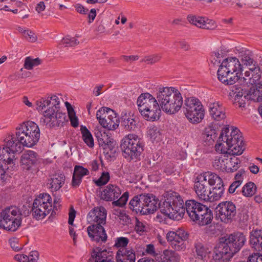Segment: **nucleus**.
Segmentation results:
<instances>
[{
	"instance_id": "obj_8",
	"label": "nucleus",
	"mask_w": 262,
	"mask_h": 262,
	"mask_svg": "<svg viewBox=\"0 0 262 262\" xmlns=\"http://www.w3.org/2000/svg\"><path fill=\"white\" fill-rule=\"evenodd\" d=\"M185 211L193 222L203 226L210 224L213 219L212 211L206 206L194 200H188L185 203Z\"/></svg>"
},
{
	"instance_id": "obj_41",
	"label": "nucleus",
	"mask_w": 262,
	"mask_h": 262,
	"mask_svg": "<svg viewBox=\"0 0 262 262\" xmlns=\"http://www.w3.org/2000/svg\"><path fill=\"white\" fill-rule=\"evenodd\" d=\"M256 189L255 184L253 182H249L243 186V194L246 197H251L255 193Z\"/></svg>"
},
{
	"instance_id": "obj_54",
	"label": "nucleus",
	"mask_w": 262,
	"mask_h": 262,
	"mask_svg": "<svg viewBox=\"0 0 262 262\" xmlns=\"http://www.w3.org/2000/svg\"><path fill=\"white\" fill-rule=\"evenodd\" d=\"M24 36L28 41L30 42H34L37 40V36L35 34L29 29L26 30V33Z\"/></svg>"
},
{
	"instance_id": "obj_59",
	"label": "nucleus",
	"mask_w": 262,
	"mask_h": 262,
	"mask_svg": "<svg viewBox=\"0 0 262 262\" xmlns=\"http://www.w3.org/2000/svg\"><path fill=\"white\" fill-rule=\"evenodd\" d=\"M121 58L126 62H132L134 61L137 60L139 59V56L138 55H122L121 56Z\"/></svg>"
},
{
	"instance_id": "obj_62",
	"label": "nucleus",
	"mask_w": 262,
	"mask_h": 262,
	"mask_svg": "<svg viewBox=\"0 0 262 262\" xmlns=\"http://www.w3.org/2000/svg\"><path fill=\"white\" fill-rule=\"evenodd\" d=\"M14 259L18 262H28V256L25 254H18L14 256Z\"/></svg>"
},
{
	"instance_id": "obj_37",
	"label": "nucleus",
	"mask_w": 262,
	"mask_h": 262,
	"mask_svg": "<svg viewBox=\"0 0 262 262\" xmlns=\"http://www.w3.org/2000/svg\"><path fill=\"white\" fill-rule=\"evenodd\" d=\"M222 154V155L216 156L213 162V166L216 169L224 171L228 156L231 155L228 154Z\"/></svg>"
},
{
	"instance_id": "obj_17",
	"label": "nucleus",
	"mask_w": 262,
	"mask_h": 262,
	"mask_svg": "<svg viewBox=\"0 0 262 262\" xmlns=\"http://www.w3.org/2000/svg\"><path fill=\"white\" fill-rule=\"evenodd\" d=\"M142 254L154 257L158 262H172L179 259V255L174 251L166 249L160 252L155 247H145Z\"/></svg>"
},
{
	"instance_id": "obj_5",
	"label": "nucleus",
	"mask_w": 262,
	"mask_h": 262,
	"mask_svg": "<svg viewBox=\"0 0 262 262\" xmlns=\"http://www.w3.org/2000/svg\"><path fill=\"white\" fill-rule=\"evenodd\" d=\"M157 99L161 109L170 114L177 113L181 109L183 102L181 94L174 87L159 88Z\"/></svg>"
},
{
	"instance_id": "obj_20",
	"label": "nucleus",
	"mask_w": 262,
	"mask_h": 262,
	"mask_svg": "<svg viewBox=\"0 0 262 262\" xmlns=\"http://www.w3.org/2000/svg\"><path fill=\"white\" fill-rule=\"evenodd\" d=\"M39 159L37 154L31 150L25 151L20 158V164L22 168L26 170H31L32 172L38 171L37 165Z\"/></svg>"
},
{
	"instance_id": "obj_49",
	"label": "nucleus",
	"mask_w": 262,
	"mask_h": 262,
	"mask_svg": "<svg viewBox=\"0 0 262 262\" xmlns=\"http://www.w3.org/2000/svg\"><path fill=\"white\" fill-rule=\"evenodd\" d=\"M79 43V41L75 37L67 36L61 40V44L65 47L75 46Z\"/></svg>"
},
{
	"instance_id": "obj_52",
	"label": "nucleus",
	"mask_w": 262,
	"mask_h": 262,
	"mask_svg": "<svg viewBox=\"0 0 262 262\" xmlns=\"http://www.w3.org/2000/svg\"><path fill=\"white\" fill-rule=\"evenodd\" d=\"M146 223L139 221V219H136L135 230L137 233L141 235L146 230Z\"/></svg>"
},
{
	"instance_id": "obj_56",
	"label": "nucleus",
	"mask_w": 262,
	"mask_h": 262,
	"mask_svg": "<svg viewBox=\"0 0 262 262\" xmlns=\"http://www.w3.org/2000/svg\"><path fill=\"white\" fill-rule=\"evenodd\" d=\"M128 242L129 240L127 237H119L116 238L114 246H127Z\"/></svg>"
},
{
	"instance_id": "obj_39",
	"label": "nucleus",
	"mask_w": 262,
	"mask_h": 262,
	"mask_svg": "<svg viewBox=\"0 0 262 262\" xmlns=\"http://www.w3.org/2000/svg\"><path fill=\"white\" fill-rule=\"evenodd\" d=\"M82 138L84 143L90 148L94 146L93 137L91 132L84 126H81Z\"/></svg>"
},
{
	"instance_id": "obj_45",
	"label": "nucleus",
	"mask_w": 262,
	"mask_h": 262,
	"mask_svg": "<svg viewBox=\"0 0 262 262\" xmlns=\"http://www.w3.org/2000/svg\"><path fill=\"white\" fill-rule=\"evenodd\" d=\"M216 137L215 129L211 127L208 126L205 128L203 134V138L206 141L211 143L213 142L214 138Z\"/></svg>"
},
{
	"instance_id": "obj_22",
	"label": "nucleus",
	"mask_w": 262,
	"mask_h": 262,
	"mask_svg": "<svg viewBox=\"0 0 262 262\" xmlns=\"http://www.w3.org/2000/svg\"><path fill=\"white\" fill-rule=\"evenodd\" d=\"M246 242V236L239 232L227 235L219 239V243L224 244L225 246H244Z\"/></svg>"
},
{
	"instance_id": "obj_48",
	"label": "nucleus",
	"mask_w": 262,
	"mask_h": 262,
	"mask_svg": "<svg viewBox=\"0 0 262 262\" xmlns=\"http://www.w3.org/2000/svg\"><path fill=\"white\" fill-rule=\"evenodd\" d=\"M223 58V53L219 50H216L211 53L210 57L211 62L214 65H218Z\"/></svg>"
},
{
	"instance_id": "obj_2",
	"label": "nucleus",
	"mask_w": 262,
	"mask_h": 262,
	"mask_svg": "<svg viewBox=\"0 0 262 262\" xmlns=\"http://www.w3.org/2000/svg\"><path fill=\"white\" fill-rule=\"evenodd\" d=\"M60 100L56 95L37 102L36 109L42 113L41 122L49 127L62 126L68 121L66 114L59 110Z\"/></svg>"
},
{
	"instance_id": "obj_61",
	"label": "nucleus",
	"mask_w": 262,
	"mask_h": 262,
	"mask_svg": "<svg viewBox=\"0 0 262 262\" xmlns=\"http://www.w3.org/2000/svg\"><path fill=\"white\" fill-rule=\"evenodd\" d=\"M8 177L9 173H7L5 168L3 167V166H0V180L3 182L5 181Z\"/></svg>"
},
{
	"instance_id": "obj_19",
	"label": "nucleus",
	"mask_w": 262,
	"mask_h": 262,
	"mask_svg": "<svg viewBox=\"0 0 262 262\" xmlns=\"http://www.w3.org/2000/svg\"><path fill=\"white\" fill-rule=\"evenodd\" d=\"M216 217L225 223H231L236 214L235 205L231 201L220 203L215 208Z\"/></svg>"
},
{
	"instance_id": "obj_40",
	"label": "nucleus",
	"mask_w": 262,
	"mask_h": 262,
	"mask_svg": "<svg viewBox=\"0 0 262 262\" xmlns=\"http://www.w3.org/2000/svg\"><path fill=\"white\" fill-rule=\"evenodd\" d=\"M239 54L242 62L244 64L249 66H252L254 61L251 57V52L249 50L242 48Z\"/></svg>"
},
{
	"instance_id": "obj_4",
	"label": "nucleus",
	"mask_w": 262,
	"mask_h": 262,
	"mask_svg": "<svg viewBox=\"0 0 262 262\" xmlns=\"http://www.w3.org/2000/svg\"><path fill=\"white\" fill-rule=\"evenodd\" d=\"M106 215V210L102 206L94 208L87 215V221L92 224L87 228L88 235L93 241L97 243H103L107 240V236L103 227Z\"/></svg>"
},
{
	"instance_id": "obj_47",
	"label": "nucleus",
	"mask_w": 262,
	"mask_h": 262,
	"mask_svg": "<svg viewBox=\"0 0 262 262\" xmlns=\"http://www.w3.org/2000/svg\"><path fill=\"white\" fill-rule=\"evenodd\" d=\"M147 136L151 140H155L160 136V133L158 128L155 126H151L147 128Z\"/></svg>"
},
{
	"instance_id": "obj_50",
	"label": "nucleus",
	"mask_w": 262,
	"mask_h": 262,
	"mask_svg": "<svg viewBox=\"0 0 262 262\" xmlns=\"http://www.w3.org/2000/svg\"><path fill=\"white\" fill-rule=\"evenodd\" d=\"M108 110H112V109L107 107H102L97 112L96 118L100 124L106 117Z\"/></svg>"
},
{
	"instance_id": "obj_38",
	"label": "nucleus",
	"mask_w": 262,
	"mask_h": 262,
	"mask_svg": "<svg viewBox=\"0 0 262 262\" xmlns=\"http://www.w3.org/2000/svg\"><path fill=\"white\" fill-rule=\"evenodd\" d=\"M249 243L252 246H262V231L252 230L250 232Z\"/></svg>"
},
{
	"instance_id": "obj_35",
	"label": "nucleus",
	"mask_w": 262,
	"mask_h": 262,
	"mask_svg": "<svg viewBox=\"0 0 262 262\" xmlns=\"http://www.w3.org/2000/svg\"><path fill=\"white\" fill-rule=\"evenodd\" d=\"M65 178L61 174H55L53 178L49 179L47 186L52 191L59 190L64 184Z\"/></svg>"
},
{
	"instance_id": "obj_46",
	"label": "nucleus",
	"mask_w": 262,
	"mask_h": 262,
	"mask_svg": "<svg viewBox=\"0 0 262 262\" xmlns=\"http://www.w3.org/2000/svg\"><path fill=\"white\" fill-rule=\"evenodd\" d=\"M110 179V173L107 171L102 172L99 179L94 180L95 184L98 186H101L107 183Z\"/></svg>"
},
{
	"instance_id": "obj_55",
	"label": "nucleus",
	"mask_w": 262,
	"mask_h": 262,
	"mask_svg": "<svg viewBox=\"0 0 262 262\" xmlns=\"http://www.w3.org/2000/svg\"><path fill=\"white\" fill-rule=\"evenodd\" d=\"M28 257V262H37L39 258V253L37 251H32Z\"/></svg>"
},
{
	"instance_id": "obj_43",
	"label": "nucleus",
	"mask_w": 262,
	"mask_h": 262,
	"mask_svg": "<svg viewBox=\"0 0 262 262\" xmlns=\"http://www.w3.org/2000/svg\"><path fill=\"white\" fill-rule=\"evenodd\" d=\"M65 105L67 108L69 118L70 120L72 126L74 127H77L78 125V120L75 115L74 109L68 102H65Z\"/></svg>"
},
{
	"instance_id": "obj_25",
	"label": "nucleus",
	"mask_w": 262,
	"mask_h": 262,
	"mask_svg": "<svg viewBox=\"0 0 262 262\" xmlns=\"http://www.w3.org/2000/svg\"><path fill=\"white\" fill-rule=\"evenodd\" d=\"M187 19L191 24L202 29L211 30L216 27L214 21L201 16L189 15Z\"/></svg>"
},
{
	"instance_id": "obj_3",
	"label": "nucleus",
	"mask_w": 262,
	"mask_h": 262,
	"mask_svg": "<svg viewBox=\"0 0 262 262\" xmlns=\"http://www.w3.org/2000/svg\"><path fill=\"white\" fill-rule=\"evenodd\" d=\"M215 149L220 154H242L244 150V143L239 130L229 126L223 128Z\"/></svg>"
},
{
	"instance_id": "obj_16",
	"label": "nucleus",
	"mask_w": 262,
	"mask_h": 262,
	"mask_svg": "<svg viewBox=\"0 0 262 262\" xmlns=\"http://www.w3.org/2000/svg\"><path fill=\"white\" fill-rule=\"evenodd\" d=\"M121 194V189L117 185L108 184L105 186L101 193V198L106 201H113L114 206L122 207L124 206L128 199L129 193L127 191Z\"/></svg>"
},
{
	"instance_id": "obj_6",
	"label": "nucleus",
	"mask_w": 262,
	"mask_h": 262,
	"mask_svg": "<svg viewBox=\"0 0 262 262\" xmlns=\"http://www.w3.org/2000/svg\"><path fill=\"white\" fill-rule=\"evenodd\" d=\"M242 66L239 60L233 57L223 60L217 70L218 79L226 85H232L239 79Z\"/></svg>"
},
{
	"instance_id": "obj_33",
	"label": "nucleus",
	"mask_w": 262,
	"mask_h": 262,
	"mask_svg": "<svg viewBox=\"0 0 262 262\" xmlns=\"http://www.w3.org/2000/svg\"><path fill=\"white\" fill-rule=\"evenodd\" d=\"M259 72V68L258 67H255L254 64L253 67L249 68L248 71H245L244 77L245 81L252 86L257 84V83L262 82L259 81L260 75Z\"/></svg>"
},
{
	"instance_id": "obj_57",
	"label": "nucleus",
	"mask_w": 262,
	"mask_h": 262,
	"mask_svg": "<svg viewBox=\"0 0 262 262\" xmlns=\"http://www.w3.org/2000/svg\"><path fill=\"white\" fill-rule=\"evenodd\" d=\"M76 211L74 209L73 207H71L70 209L69 212V220L68 223L69 225H73L74 220L75 217Z\"/></svg>"
},
{
	"instance_id": "obj_28",
	"label": "nucleus",
	"mask_w": 262,
	"mask_h": 262,
	"mask_svg": "<svg viewBox=\"0 0 262 262\" xmlns=\"http://www.w3.org/2000/svg\"><path fill=\"white\" fill-rule=\"evenodd\" d=\"M95 260V262H112L111 255L104 247H95L92 253V259L88 262Z\"/></svg>"
},
{
	"instance_id": "obj_9",
	"label": "nucleus",
	"mask_w": 262,
	"mask_h": 262,
	"mask_svg": "<svg viewBox=\"0 0 262 262\" xmlns=\"http://www.w3.org/2000/svg\"><path fill=\"white\" fill-rule=\"evenodd\" d=\"M230 96L232 98L234 104L239 107H245L246 99L254 102L262 101V82L252 86L248 91H244L240 87H232Z\"/></svg>"
},
{
	"instance_id": "obj_1",
	"label": "nucleus",
	"mask_w": 262,
	"mask_h": 262,
	"mask_svg": "<svg viewBox=\"0 0 262 262\" xmlns=\"http://www.w3.org/2000/svg\"><path fill=\"white\" fill-rule=\"evenodd\" d=\"M142 209V214H149L155 212L159 207L161 214H158L157 218L160 219L163 215L174 220H181L185 213L184 202L181 196L174 193L168 197L161 204L159 200L152 194L143 195Z\"/></svg>"
},
{
	"instance_id": "obj_58",
	"label": "nucleus",
	"mask_w": 262,
	"mask_h": 262,
	"mask_svg": "<svg viewBox=\"0 0 262 262\" xmlns=\"http://www.w3.org/2000/svg\"><path fill=\"white\" fill-rule=\"evenodd\" d=\"M245 171L244 169H241L238 171V172L236 173V174L235 176V181H238L239 183L241 184L243 181V177L245 175Z\"/></svg>"
},
{
	"instance_id": "obj_63",
	"label": "nucleus",
	"mask_w": 262,
	"mask_h": 262,
	"mask_svg": "<svg viewBox=\"0 0 262 262\" xmlns=\"http://www.w3.org/2000/svg\"><path fill=\"white\" fill-rule=\"evenodd\" d=\"M241 184L239 183L238 181H234L233 182L230 186L228 192L230 193H234L236 189L241 185Z\"/></svg>"
},
{
	"instance_id": "obj_42",
	"label": "nucleus",
	"mask_w": 262,
	"mask_h": 262,
	"mask_svg": "<svg viewBox=\"0 0 262 262\" xmlns=\"http://www.w3.org/2000/svg\"><path fill=\"white\" fill-rule=\"evenodd\" d=\"M143 195L140 194L139 195L135 196L129 202V208L136 211H140L142 209V201L141 199H143Z\"/></svg>"
},
{
	"instance_id": "obj_36",
	"label": "nucleus",
	"mask_w": 262,
	"mask_h": 262,
	"mask_svg": "<svg viewBox=\"0 0 262 262\" xmlns=\"http://www.w3.org/2000/svg\"><path fill=\"white\" fill-rule=\"evenodd\" d=\"M232 155H228L224 171L228 173L236 171L240 167L241 162L238 158Z\"/></svg>"
},
{
	"instance_id": "obj_26",
	"label": "nucleus",
	"mask_w": 262,
	"mask_h": 262,
	"mask_svg": "<svg viewBox=\"0 0 262 262\" xmlns=\"http://www.w3.org/2000/svg\"><path fill=\"white\" fill-rule=\"evenodd\" d=\"M208 107L209 114L214 120L220 121L224 120L226 118L225 108L220 102H210Z\"/></svg>"
},
{
	"instance_id": "obj_7",
	"label": "nucleus",
	"mask_w": 262,
	"mask_h": 262,
	"mask_svg": "<svg viewBox=\"0 0 262 262\" xmlns=\"http://www.w3.org/2000/svg\"><path fill=\"white\" fill-rule=\"evenodd\" d=\"M137 104L139 112L146 120L155 121L159 119L161 108L158 100L152 95L148 93L141 94Z\"/></svg>"
},
{
	"instance_id": "obj_14",
	"label": "nucleus",
	"mask_w": 262,
	"mask_h": 262,
	"mask_svg": "<svg viewBox=\"0 0 262 262\" xmlns=\"http://www.w3.org/2000/svg\"><path fill=\"white\" fill-rule=\"evenodd\" d=\"M184 108L186 117L192 123H200L204 117L203 106L197 98H186L184 101Z\"/></svg>"
},
{
	"instance_id": "obj_18",
	"label": "nucleus",
	"mask_w": 262,
	"mask_h": 262,
	"mask_svg": "<svg viewBox=\"0 0 262 262\" xmlns=\"http://www.w3.org/2000/svg\"><path fill=\"white\" fill-rule=\"evenodd\" d=\"M95 135L97 139L99 146L104 150L103 152L109 157L113 156L116 152V142L102 127L95 130Z\"/></svg>"
},
{
	"instance_id": "obj_32",
	"label": "nucleus",
	"mask_w": 262,
	"mask_h": 262,
	"mask_svg": "<svg viewBox=\"0 0 262 262\" xmlns=\"http://www.w3.org/2000/svg\"><path fill=\"white\" fill-rule=\"evenodd\" d=\"M219 183H215L216 186L214 187L210 193L208 194L205 202H212L220 200L223 195L224 192V183L222 179L219 177Z\"/></svg>"
},
{
	"instance_id": "obj_60",
	"label": "nucleus",
	"mask_w": 262,
	"mask_h": 262,
	"mask_svg": "<svg viewBox=\"0 0 262 262\" xmlns=\"http://www.w3.org/2000/svg\"><path fill=\"white\" fill-rule=\"evenodd\" d=\"M247 262H262V255L253 254L249 257Z\"/></svg>"
},
{
	"instance_id": "obj_53",
	"label": "nucleus",
	"mask_w": 262,
	"mask_h": 262,
	"mask_svg": "<svg viewBox=\"0 0 262 262\" xmlns=\"http://www.w3.org/2000/svg\"><path fill=\"white\" fill-rule=\"evenodd\" d=\"M195 248L198 256H200L202 258L205 257L210 252L208 247H195Z\"/></svg>"
},
{
	"instance_id": "obj_34",
	"label": "nucleus",
	"mask_w": 262,
	"mask_h": 262,
	"mask_svg": "<svg viewBox=\"0 0 262 262\" xmlns=\"http://www.w3.org/2000/svg\"><path fill=\"white\" fill-rule=\"evenodd\" d=\"M187 234L182 230H179L177 232L170 231L166 234V239L171 246H177L187 238Z\"/></svg>"
},
{
	"instance_id": "obj_13",
	"label": "nucleus",
	"mask_w": 262,
	"mask_h": 262,
	"mask_svg": "<svg viewBox=\"0 0 262 262\" xmlns=\"http://www.w3.org/2000/svg\"><path fill=\"white\" fill-rule=\"evenodd\" d=\"M21 212L16 206H10L0 213V227L11 231H15L20 226Z\"/></svg>"
},
{
	"instance_id": "obj_15",
	"label": "nucleus",
	"mask_w": 262,
	"mask_h": 262,
	"mask_svg": "<svg viewBox=\"0 0 262 262\" xmlns=\"http://www.w3.org/2000/svg\"><path fill=\"white\" fill-rule=\"evenodd\" d=\"M52 209V199L47 193L39 194L34 200L31 209L33 217L37 220L44 219Z\"/></svg>"
},
{
	"instance_id": "obj_10",
	"label": "nucleus",
	"mask_w": 262,
	"mask_h": 262,
	"mask_svg": "<svg viewBox=\"0 0 262 262\" xmlns=\"http://www.w3.org/2000/svg\"><path fill=\"white\" fill-rule=\"evenodd\" d=\"M219 182V176L216 173L211 171L204 172L194 177L193 190L199 200L205 202L210 193L209 186H214L215 183Z\"/></svg>"
},
{
	"instance_id": "obj_23",
	"label": "nucleus",
	"mask_w": 262,
	"mask_h": 262,
	"mask_svg": "<svg viewBox=\"0 0 262 262\" xmlns=\"http://www.w3.org/2000/svg\"><path fill=\"white\" fill-rule=\"evenodd\" d=\"M3 162L7 166V171H13L17 167L15 155H12L5 148L3 144L0 145V162Z\"/></svg>"
},
{
	"instance_id": "obj_12",
	"label": "nucleus",
	"mask_w": 262,
	"mask_h": 262,
	"mask_svg": "<svg viewBox=\"0 0 262 262\" xmlns=\"http://www.w3.org/2000/svg\"><path fill=\"white\" fill-rule=\"evenodd\" d=\"M16 135L23 146L32 147L38 142L40 132L38 125L33 121H28L16 128Z\"/></svg>"
},
{
	"instance_id": "obj_24",
	"label": "nucleus",
	"mask_w": 262,
	"mask_h": 262,
	"mask_svg": "<svg viewBox=\"0 0 262 262\" xmlns=\"http://www.w3.org/2000/svg\"><path fill=\"white\" fill-rule=\"evenodd\" d=\"M4 145L9 152L13 155L21 151L24 146L23 143H21V141L16 135V132L15 135L7 136L4 140Z\"/></svg>"
},
{
	"instance_id": "obj_30",
	"label": "nucleus",
	"mask_w": 262,
	"mask_h": 262,
	"mask_svg": "<svg viewBox=\"0 0 262 262\" xmlns=\"http://www.w3.org/2000/svg\"><path fill=\"white\" fill-rule=\"evenodd\" d=\"M119 124V118L117 114L113 110H108L106 117L101 122L100 125L103 128L110 130H114L117 129Z\"/></svg>"
},
{
	"instance_id": "obj_31",
	"label": "nucleus",
	"mask_w": 262,
	"mask_h": 262,
	"mask_svg": "<svg viewBox=\"0 0 262 262\" xmlns=\"http://www.w3.org/2000/svg\"><path fill=\"white\" fill-rule=\"evenodd\" d=\"M90 173L87 168L82 166L76 165L74 168L71 185L73 187L77 188L80 185L84 176H88Z\"/></svg>"
},
{
	"instance_id": "obj_27",
	"label": "nucleus",
	"mask_w": 262,
	"mask_h": 262,
	"mask_svg": "<svg viewBox=\"0 0 262 262\" xmlns=\"http://www.w3.org/2000/svg\"><path fill=\"white\" fill-rule=\"evenodd\" d=\"M138 119L132 112H123L121 116V125L128 132L135 130L137 127Z\"/></svg>"
},
{
	"instance_id": "obj_21",
	"label": "nucleus",
	"mask_w": 262,
	"mask_h": 262,
	"mask_svg": "<svg viewBox=\"0 0 262 262\" xmlns=\"http://www.w3.org/2000/svg\"><path fill=\"white\" fill-rule=\"evenodd\" d=\"M240 249V247H215L213 260L214 262H227Z\"/></svg>"
},
{
	"instance_id": "obj_51",
	"label": "nucleus",
	"mask_w": 262,
	"mask_h": 262,
	"mask_svg": "<svg viewBox=\"0 0 262 262\" xmlns=\"http://www.w3.org/2000/svg\"><path fill=\"white\" fill-rule=\"evenodd\" d=\"M161 58V56L160 54H153L144 57L141 61L148 64H153L159 61Z\"/></svg>"
},
{
	"instance_id": "obj_29",
	"label": "nucleus",
	"mask_w": 262,
	"mask_h": 262,
	"mask_svg": "<svg viewBox=\"0 0 262 262\" xmlns=\"http://www.w3.org/2000/svg\"><path fill=\"white\" fill-rule=\"evenodd\" d=\"M119 247L116 253L117 262H135V253L129 247Z\"/></svg>"
},
{
	"instance_id": "obj_11",
	"label": "nucleus",
	"mask_w": 262,
	"mask_h": 262,
	"mask_svg": "<svg viewBox=\"0 0 262 262\" xmlns=\"http://www.w3.org/2000/svg\"><path fill=\"white\" fill-rule=\"evenodd\" d=\"M120 148L123 156L127 160H138L144 150V144L136 134H129L121 141Z\"/></svg>"
},
{
	"instance_id": "obj_64",
	"label": "nucleus",
	"mask_w": 262,
	"mask_h": 262,
	"mask_svg": "<svg viewBox=\"0 0 262 262\" xmlns=\"http://www.w3.org/2000/svg\"><path fill=\"white\" fill-rule=\"evenodd\" d=\"M116 214L118 216V217L120 219V220H122L123 221H125V222H127V220H128V215L126 214L124 211H116Z\"/></svg>"
},
{
	"instance_id": "obj_44",
	"label": "nucleus",
	"mask_w": 262,
	"mask_h": 262,
	"mask_svg": "<svg viewBox=\"0 0 262 262\" xmlns=\"http://www.w3.org/2000/svg\"><path fill=\"white\" fill-rule=\"evenodd\" d=\"M41 60L39 58H32L31 57H27L25 59L24 67L25 69L31 70L34 67L39 65Z\"/></svg>"
}]
</instances>
